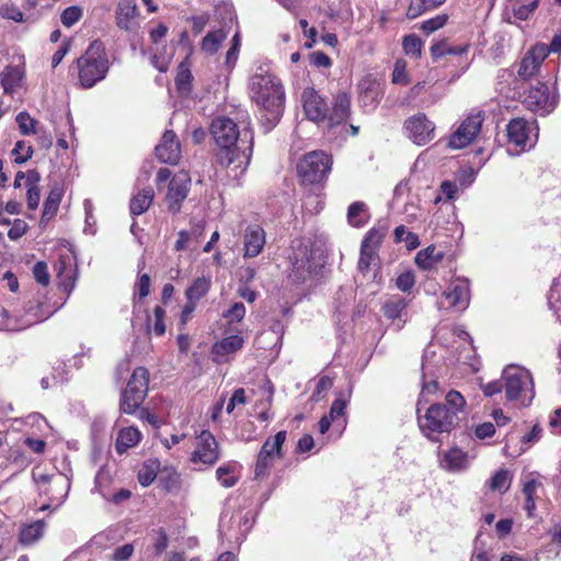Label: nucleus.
I'll list each match as a JSON object with an SVG mask.
<instances>
[{
    "label": "nucleus",
    "instance_id": "1",
    "mask_svg": "<svg viewBox=\"0 0 561 561\" xmlns=\"http://www.w3.org/2000/svg\"><path fill=\"white\" fill-rule=\"evenodd\" d=\"M466 405L465 397L457 390H450L444 402L431 404L422 414V399H419L416 412L421 433L432 442H439L444 434L449 435L459 426Z\"/></svg>",
    "mask_w": 561,
    "mask_h": 561
},
{
    "label": "nucleus",
    "instance_id": "2",
    "mask_svg": "<svg viewBox=\"0 0 561 561\" xmlns=\"http://www.w3.org/2000/svg\"><path fill=\"white\" fill-rule=\"evenodd\" d=\"M210 133L220 147L217 152V160L220 165L232 168L239 173H243L250 162L253 148V131L249 128L243 129L244 139L249 138V145L241 150L237 145L240 137V130L237 124L229 117L220 116L213 121Z\"/></svg>",
    "mask_w": 561,
    "mask_h": 561
},
{
    "label": "nucleus",
    "instance_id": "3",
    "mask_svg": "<svg viewBox=\"0 0 561 561\" xmlns=\"http://www.w3.org/2000/svg\"><path fill=\"white\" fill-rule=\"evenodd\" d=\"M249 91L252 101L264 111L261 122L265 131L271 130L283 112L284 89L280 81L275 75L260 67L250 79Z\"/></svg>",
    "mask_w": 561,
    "mask_h": 561
},
{
    "label": "nucleus",
    "instance_id": "4",
    "mask_svg": "<svg viewBox=\"0 0 561 561\" xmlns=\"http://www.w3.org/2000/svg\"><path fill=\"white\" fill-rule=\"evenodd\" d=\"M108 59L104 46L99 41H93L84 55L77 59V69L80 84L92 88L102 81L108 71Z\"/></svg>",
    "mask_w": 561,
    "mask_h": 561
},
{
    "label": "nucleus",
    "instance_id": "5",
    "mask_svg": "<svg viewBox=\"0 0 561 561\" xmlns=\"http://www.w3.org/2000/svg\"><path fill=\"white\" fill-rule=\"evenodd\" d=\"M504 391L508 401L529 405L535 398L533 376L529 370L517 365H508L502 373Z\"/></svg>",
    "mask_w": 561,
    "mask_h": 561
},
{
    "label": "nucleus",
    "instance_id": "6",
    "mask_svg": "<svg viewBox=\"0 0 561 561\" xmlns=\"http://www.w3.org/2000/svg\"><path fill=\"white\" fill-rule=\"evenodd\" d=\"M293 253L289 256L293 275L296 280L304 282L308 277L319 273L324 264L321 255L306 243L299 241L293 244Z\"/></svg>",
    "mask_w": 561,
    "mask_h": 561
},
{
    "label": "nucleus",
    "instance_id": "7",
    "mask_svg": "<svg viewBox=\"0 0 561 561\" xmlns=\"http://www.w3.org/2000/svg\"><path fill=\"white\" fill-rule=\"evenodd\" d=\"M149 383V373L145 367L134 369L121 398V410L126 414H133L144 402Z\"/></svg>",
    "mask_w": 561,
    "mask_h": 561
},
{
    "label": "nucleus",
    "instance_id": "8",
    "mask_svg": "<svg viewBox=\"0 0 561 561\" xmlns=\"http://www.w3.org/2000/svg\"><path fill=\"white\" fill-rule=\"evenodd\" d=\"M332 168V159L323 151H311L304 156L297 165L298 175L304 183L322 182Z\"/></svg>",
    "mask_w": 561,
    "mask_h": 561
},
{
    "label": "nucleus",
    "instance_id": "9",
    "mask_svg": "<svg viewBox=\"0 0 561 561\" xmlns=\"http://www.w3.org/2000/svg\"><path fill=\"white\" fill-rule=\"evenodd\" d=\"M435 123L424 113L408 117L403 123V130L409 140L416 146H425L435 138Z\"/></svg>",
    "mask_w": 561,
    "mask_h": 561
},
{
    "label": "nucleus",
    "instance_id": "10",
    "mask_svg": "<svg viewBox=\"0 0 561 561\" xmlns=\"http://www.w3.org/2000/svg\"><path fill=\"white\" fill-rule=\"evenodd\" d=\"M483 115L481 112L468 115L450 135L448 147L451 149H462L469 146L481 131Z\"/></svg>",
    "mask_w": 561,
    "mask_h": 561
},
{
    "label": "nucleus",
    "instance_id": "11",
    "mask_svg": "<svg viewBox=\"0 0 561 561\" xmlns=\"http://www.w3.org/2000/svg\"><path fill=\"white\" fill-rule=\"evenodd\" d=\"M56 277L58 279V287L67 293H70L76 287L78 278V268L75 254L70 250H66L58 254V259L54 264Z\"/></svg>",
    "mask_w": 561,
    "mask_h": 561
},
{
    "label": "nucleus",
    "instance_id": "12",
    "mask_svg": "<svg viewBox=\"0 0 561 561\" xmlns=\"http://www.w3.org/2000/svg\"><path fill=\"white\" fill-rule=\"evenodd\" d=\"M523 103L529 111L545 116L556 108L558 98L556 94L549 93L546 83L538 82L537 85L529 89Z\"/></svg>",
    "mask_w": 561,
    "mask_h": 561
},
{
    "label": "nucleus",
    "instance_id": "13",
    "mask_svg": "<svg viewBox=\"0 0 561 561\" xmlns=\"http://www.w3.org/2000/svg\"><path fill=\"white\" fill-rule=\"evenodd\" d=\"M191 176L186 171H179L175 173L168 184V191L165 194V202L168 209L178 214L182 208V203L187 197L191 188Z\"/></svg>",
    "mask_w": 561,
    "mask_h": 561
},
{
    "label": "nucleus",
    "instance_id": "14",
    "mask_svg": "<svg viewBox=\"0 0 561 561\" xmlns=\"http://www.w3.org/2000/svg\"><path fill=\"white\" fill-rule=\"evenodd\" d=\"M219 457V446L215 436L209 431H203L196 437L195 450L192 453L191 461L211 466Z\"/></svg>",
    "mask_w": 561,
    "mask_h": 561
},
{
    "label": "nucleus",
    "instance_id": "15",
    "mask_svg": "<svg viewBox=\"0 0 561 561\" xmlns=\"http://www.w3.org/2000/svg\"><path fill=\"white\" fill-rule=\"evenodd\" d=\"M447 307L456 311H463L470 302L469 280L463 277L455 278L443 293Z\"/></svg>",
    "mask_w": 561,
    "mask_h": 561
},
{
    "label": "nucleus",
    "instance_id": "16",
    "mask_svg": "<svg viewBox=\"0 0 561 561\" xmlns=\"http://www.w3.org/2000/svg\"><path fill=\"white\" fill-rule=\"evenodd\" d=\"M301 102L305 115L308 119L324 124L328 114V104L314 89H305L301 94Z\"/></svg>",
    "mask_w": 561,
    "mask_h": 561
},
{
    "label": "nucleus",
    "instance_id": "17",
    "mask_svg": "<svg viewBox=\"0 0 561 561\" xmlns=\"http://www.w3.org/2000/svg\"><path fill=\"white\" fill-rule=\"evenodd\" d=\"M548 56V48L545 44H536L533 46L527 54L523 57L519 68H518V77H520L524 80L530 79L534 77L542 61Z\"/></svg>",
    "mask_w": 561,
    "mask_h": 561
},
{
    "label": "nucleus",
    "instance_id": "18",
    "mask_svg": "<svg viewBox=\"0 0 561 561\" xmlns=\"http://www.w3.org/2000/svg\"><path fill=\"white\" fill-rule=\"evenodd\" d=\"M359 103L367 111L377 107L383 96L381 83L373 76L364 77L358 83Z\"/></svg>",
    "mask_w": 561,
    "mask_h": 561
},
{
    "label": "nucleus",
    "instance_id": "19",
    "mask_svg": "<svg viewBox=\"0 0 561 561\" xmlns=\"http://www.w3.org/2000/svg\"><path fill=\"white\" fill-rule=\"evenodd\" d=\"M508 142L519 148V151H525L534 146L530 138L531 126L524 118L512 119L506 127Z\"/></svg>",
    "mask_w": 561,
    "mask_h": 561
},
{
    "label": "nucleus",
    "instance_id": "20",
    "mask_svg": "<svg viewBox=\"0 0 561 561\" xmlns=\"http://www.w3.org/2000/svg\"><path fill=\"white\" fill-rule=\"evenodd\" d=\"M156 156L162 163L176 164L181 158V146L172 130H165L156 146Z\"/></svg>",
    "mask_w": 561,
    "mask_h": 561
},
{
    "label": "nucleus",
    "instance_id": "21",
    "mask_svg": "<svg viewBox=\"0 0 561 561\" xmlns=\"http://www.w3.org/2000/svg\"><path fill=\"white\" fill-rule=\"evenodd\" d=\"M244 345V339L239 334H232L214 343L211 347L213 360L217 364L225 363L229 356L240 351Z\"/></svg>",
    "mask_w": 561,
    "mask_h": 561
},
{
    "label": "nucleus",
    "instance_id": "22",
    "mask_svg": "<svg viewBox=\"0 0 561 561\" xmlns=\"http://www.w3.org/2000/svg\"><path fill=\"white\" fill-rule=\"evenodd\" d=\"M351 112V99L350 95L345 92H340L334 98L333 107L330 111L328 108V114L324 124L331 128L335 125H340L345 122Z\"/></svg>",
    "mask_w": 561,
    "mask_h": 561
},
{
    "label": "nucleus",
    "instance_id": "23",
    "mask_svg": "<svg viewBox=\"0 0 561 561\" xmlns=\"http://www.w3.org/2000/svg\"><path fill=\"white\" fill-rule=\"evenodd\" d=\"M265 231L259 225H250L244 232V256H257L265 244Z\"/></svg>",
    "mask_w": 561,
    "mask_h": 561
},
{
    "label": "nucleus",
    "instance_id": "24",
    "mask_svg": "<svg viewBox=\"0 0 561 561\" xmlns=\"http://www.w3.org/2000/svg\"><path fill=\"white\" fill-rule=\"evenodd\" d=\"M33 480L38 486V490H42V486L50 485L60 486L64 490V493L60 494L59 503H64L66 497L68 496L70 490V480L62 474H47L42 472L33 471L32 473Z\"/></svg>",
    "mask_w": 561,
    "mask_h": 561
},
{
    "label": "nucleus",
    "instance_id": "25",
    "mask_svg": "<svg viewBox=\"0 0 561 561\" xmlns=\"http://www.w3.org/2000/svg\"><path fill=\"white\" fill-rule=\"evenodd\" d=\"M470 44L451 45L447 38L436 41L432 44L430 51L433 60H437L444 56H462L469 51Z\"/></svg>",
    "mask_w": 561,
    "mask_h": 561
},
{
    "label": "nucleus",
    "instance_id": "26",
    "mask_svg": "<svg viewBox=\"0 0 561 561\" xmlns=\"http://www.w3.org/2000/svg\"><path fill=\"white\" fill-rule=\"evenodd\" d=\"M138 15V8L134 0H119L116 12L117 26L125 31H130L133 22Z\"/></svg>",
    "mask_w": 561,
    "mask_h": 561
},
{
    "label": "nucleus",
    "instance_id": "27",
    "mask_svg": "<svg viewBox=\"0 0 561 561\" xmlns=\"http://www.w3.org/2000/svg\"><path fill=\"white\" fill-rule=\"evenodd\" d=\"M408 307V301L400 296H393L389 300H387L381 310L383 316L391 321L398 320L397 329L401 330L405 323V321L401 320L402 312Z\"/></svg>",
    "mask_w": 561,
    "mask_h": 561
},
{
    "label": "nucleus",
    "instance_id": "28",
    "mask_svg": "<svg viewBox=\"0 0 561 561\" xmlns=\"http://www.w3.org/2000/svg\"><path fill=\"white\" fill-rule=\"evenodd\" d=\"M241 465L237 461H228L216 470V479L224 488H232L237 484L240 476Z\"/></svg>",
    "mask_w": 561,
    "mask_h": 561
},
{
    "label": "nucleus",
    "instance_id": "29",
    "mask_svg": "<svg viewBox=\"0 0 561 561\" xmlns=\"http://www.w3.org/2000/svg\"><path fill=\"white\" fill-rule=\"evenodd\" d=\"M141 439V433L137 427L129 426L122 428L118 432L115 449L116 453L122 455L127 451L129 448L136 446Z\"/></svg>",
    "mask_w": 561,
    "mask_h": 561
},
{
    "label": "nucleus",
    "instance_id": "30",
    "mask_svg": "<svg viewBox=\"0 0 561 561\" xmlns=\"http://www.w3.org/2000/svg\"><path fill=\"white\" fill-rule=\"evenodd\" d=\"M468 455L458 447L450 448L445 453L442 467L448 471H460L467 467Z\"/></svg>",
    "mask_w": 561,
    "mask_h": 561
},
{
    "label": "nucleus",
    "instance_id": "31",
    "mask_svg": "<svg viewBox=\"0 0 561 561\" xmlns=\"http://www.w3.org/2000/svg\"><path fill=\"white\" fill-rule=\"evenodd\" d=\"M154 192L151 187H146L135 194L129 204L131 215L138 216L144 214L152 204Z\"/></svg>",
    "mask_w": 561,
    "mask_h": 561
},
{
    "label": "nucleus",
    "instance_id": "32",
    "mask_svg": "<svg viewBox=\"0 0 561 561\" xmlns=\"http://www.w3.org/2000/svg\"><path fill=\"white\" fill-rule=\"evenodd\" d=\"M444 257V253L436 249L435 245H430L420 252L415 256L416 265L422 270L433 268Z\"/></svg>",
    "mask_w": 561,
    "mask_h": 561
},
{
    "label": "nucleus",
    "instance_id": "33",
    "mask_svg": "<svg viewBox=\"0 0 561 561\" xmlns=\"http://www.w3.org/2000/svg\"><path fill=\"white\" fill-rule=\"evenodd\" d=\"M210 286L211 279L209 276L197 277L185 290L186 300H191L197 304L208 294Z\"/></svg>",
    "mask_w": 561,
    "mask_h": 561
},
{
    "label": "nucleus",
    "instance_id": "34",
    "mask_svg": "<svg viewBox=\"0 0 561 561\" xmlns=\"http://www.w3.org/2000/svg\"><path fill=\"white\" fill-rule=\"evenodd\" d=\"M347 407V399L336 398L330 408L329 416L333 419V430L341 434L346 425L345 409Z\"/></svg>",
    "mask_w": 561,
    "mask_h": 561
},
{
    "label": "nucleus",
    "instance_id": "35",
    "mask_svg": "<svg viewBox=\"0 0 561 561\" xmlns=\"http://www.w3.org/2000/svg\"><path fill=\"white\" fill-rule=\"evenodd\" d=\"M538 0H531L528 3H523L519 1H511L506 7V14L508 16H513L518 21H526L537 9Z\"/></svg>",
    "mask_w": 561,
    "mask_h": 561
},
{
    "label": "nucleus",
    "instance_id": "36",
    "mask_svg": "<svg viewBox=\"0 0 561 561\" xmlns=\"http://www.w3.org/2000/svg\"><path fill=\"white\" fill-rule=\"evenodd\" d=\"M23 75L16 67H7L1 73V85L5 93L12 94L21 84Z\"/></svg>",
    "mask_w": 561,
    "mask_h": 561
},
{
    "label": "nucleus",
    "instance_id": "37",
    "mask_svg": "<svg viewBox=\"0 0 561 561\" xmlns=\"http://www.w3.org/2000/svg\"><path fill=\"white\" fill-rule=\"evenodd\" d=\"M61 197L62 190L60 187L55 186L50 190L47 198L44 202L42 221H48L57 214Z\"/></svg>",
    "mask_w": 561,
    "mask_h": 561
},
{
    "label": "nucleus",
    "instance_id": "38",
    "mask_svg": "<svg viewBox=\"0 0 561 561\" xmlns=\"http://www.w3.org/2000/svg\"><path fill=\"white\" fill-rule=\"evenodd\" d=\"M45 524L42 520L24 526L20 531V542L30 546L39 540L44 534Z\"/></svg>",
    "mask_w": 561,
    "mask_h": 561
},
{
    "label": "nucleus",
    "instance_id": "39",
    "mask_svg": "<svg viewBox=\"0 0 561 561\" xmlns=\"http://www.w3.org/2000/svg\"><path fill=\"white\" fill-rule=\"evenodd\" d=\"M368 219L367 207L363 202H355L350 205L347 220L353 227H363Z\"/></svg>",
    "mask_w": 561,
    "mask_h": 561
},
{
    "label": "nucleus",
    "instance_id": "40",
    "mask_svg": "<svg viewBox=\"0 0 561 561\" xmlns=\"http://www.w3.org/2000/svg\"><path fill=\"white\" fill-rule=\"evenodd\" d=\"M287 437L286 431H279L275 436L270 437L263 444L261 450H266L268 453V457H274L276 459L283 458L282 447Z\"/></svg>",
    "mask_w": 561,
    "mask_h": 561
},
{
    "label": "nucleus",
    "instance_id": "41",
    "mask_svg": "<svg viewBox=\"0 0 561 561\" xmlns=\"http://www.w3.org/2000/svg\"><path fill=\"white\" fill-rule=\"evenodd\" d=\"M275 460L276 458L271 456L268 457V453L266 450H260L256 458L254 478L256 480L266 478L270 474Z\"/></svg>",
    "mask_w": 561,
    "mask_h": 561
},
{
    "label": "nucleus",
    "instance_id": "42",
    "mask_svg": "<svg viewBox=\"0 0 561 561\" xmlns=\"http://www.w3.org/2000/svg\"><path fill=\"white\" fill-rule=\"evenodd\" d=\"M386 233V227L378 226L371 228L363 239L360 247L378 252L379 245L381 244Z\"/></svg>",
    "mask_w": 561,
    "mask_h": 561
},
{
    "label": "nucleus",
    "instance_id": "43",
    "mask_svg": "<svg viewBox=\"0 0 561 561\" xmlns=\"http://www.w3.org/2000/svg\"><path fill=\"white\" fill-rule=\"evenodd\" d=\"M548 305L561 323V274L552 283L548 294Z\"/></svg>",
    "mask_w": 561,
    "mask_h": 561
},
{
    "label": "nucleus",
    "instance_id": "44",
    "mask_svg": "<svg viewBox=\"0 0 561 561\" xmlns=\"http://www.w3.org/2000/svg\"><path fill=\"white\" fill-rule=\"evenodd\" d=\"M512 483V476L507 469H500L496 471L489 481V488L492 491L505 493Z\"/></svg>",
    "mask_w": 561,
    "mask_h": 561
},
{
    "label": "nucleus",
    "instance_id": "45",
    "mask_svg": "<svg viewBox=\"0 0 561 561\" xmlns=\"http://www.w3.org/2000/svg\"><path fill=\"white\" fill-rule=\"evenodd\" d=\"M226 37L227 34L222 30H216L207 33L202 41L203 51L210 55L215 54Z\"/></svg>",
    "mask_w": 561,
    "mask_h": 561
},
{
    "label": "nucleus",
    "instance_id": "46",
    "mask_svg": "<svg viewBox=\"0 0 561 561\" xmlns=\"http://www.w3.org/2000/svg\"><path fill=\"white\" fill-rule=\"evenodd\" d=\"M402 48L407 56L417 59L422 55L423 42L417 35L409 34L402 39Z\"/></svg>",
    "mask_w": 561,
    "mask_h": 561
},
{
    "label": "nucleus",
    "instance_id": "47",
    "mask_svg": "<svg viewBox=\"0 0 561 561\" xmlns=\"http://www.w3.org/2000/svg\"><path fill=\"white\" fill-rule=\"evenodd\" d=\"M38 175L35 172H31L27 176V207L35 210L38 207L41 194L36 185Z\"/></svg>",
    "mask_w": 561,
    "mask_h": 561
},
{
    "label": "nucleus",
    "instance_id": "48",
    "mask_svg": "<svg viewBox=\"0 0 561 561\" xmlns=\"http://www.w3.org/2000/svg\"><path fill=\"white\" fill-rule=\"evenodd\" d=\"M15 121L22 135L28 136L32 134H38V122L31 117L27 112H20L16 115Z\"/></svg>",
    "mask_w": 561,
    "mask_h": 561
},
{
    "label": "nucleus",
    "instance_id": "49",
    "mask_svg": "<svg viewBox=\"0 0 561 561\" xmlns=\"http://www.w3.org/2000/svg\"><path fill=\"white\" fill-rule=\"evenodd\" d=\"M447 14H438L434 18L423 21L420 25V30L428 35L442 28L447 23Z\"/></svg>",
    "mask_w": 561,
    "mask_h": 561
},
{
    "label": "nucleus",
    "instance_id": "50",
    "mask_svg": "<svg viewBox=\"0 0 561 561\" xmlns=\"http://www.w3.org/2000/svg\"><path fill=\"white\" fill-rule=\"evenodd\" d=\"M378 260V252L360 247V255L358 260V270L362 273L369 271L370 265Z\"/></svg>",
    "mask_w": 561,
    "mask_h": 561
},
{
    "label": "nucleus",
    "instance_id": "51",
    "mask_svg": "<svg viewBox=\"0 0 561 561\" xmlns=\"http://www.w3.org/2000/svg\"><path fill=\"white\" fill-rule=\"evenodd\" d=\"M33 154V149L31 146H26L25 141L19 140L15 142V146L12 150V156L14 157V162L18 164H22L26 162Z\"/></svg>",
    "mask_w": 561,
    "mask_h": 561
},
{
    "label": "nucleus",
    "instance_id": "52",
    "mask_svg": "<svg viewBox=\"0 0 561 561\" xmlns=\"http://www.w3.org/2000/svg\"><path fill=\"white\" fill-rule=\"evenodd\" d=\"M82 16V9L80 7H77V5H72V7H68L66 8L61 15H60V20H61V23L66 26V27H71L73 24H76Z\"/></svg>",
    "mask_w": 561,
    "mask_h": 561
},
{
    "label": "nucleus",
    "instance_id": "53",
    "mask_svg": "<svg viewBox=\"0 0 561 561\" xmlns=\"http://www.w3.org/2000/svg\"><path fill=\"white\" fill-rule=\"evenodd\" d=\"M392 82L401 85H407L410 82L407 73V62L402 59L397 60L394 64Z\"/></svg>",
    "mask_w": 561,
    "mask_h": 561
},
{
    "label": "nucleus",
    "instance_id": "54",
    "mask_svg": "<svg viewBox=\"0 0 561 561\" xmlns=\"http://www.w3.org/2000/svg\"><path fill=\"white\" fill-rule=\"evenodd\" d=\"M83 208L85 213V226H84V232L89 234L95 233V225L96 220L93 215V204L90 199L83 201Z\"/></svg>",
    "mask_w": 561,
    "mask_h": 561
},
{
    "label": "nucleus",
    "instance_id": "55",
    "mask_svg": "<svg viewBox=\"0 0 561 561\" xmlns=\"http://www.w3.org/2000/svg\"><path fill=\"white\" fill-rule=\"evenodd\" d=\"M245 316V307L242 302H234L225 313L224 317L228 322H240Z\"/></svg>",
    "mask_w": 561,
    "mask_h": 561
},
{
    "label": "nucleus",
    "instance_id": "56",
    "mask_svg": "<svg viewBox=\"0 0 561 561\" xmlns=\"http://www.w3.org/2000/svg\"><path fill=\"white\" fill-rule=\"evenodd\" d=\"M33 275L36 282L43 286H47L50 280L48 266L45 262H37L33 267Z\"/></svg>",
    "mask_w": 561,
    "mask_h": 561
},
{
    "label": "nucleus",
    "instance_id": "57",
    "mask_svg": "<svg viewBox=\"0 0 561 561\" xmlns=\"http://www.w3.org/2000/svg\"><path fill=\"white\" fill-rule=\"evenodd\" d=\"M415 284L414 275L408 271L401 273L396 279V286L403 293L410 291Z\"/></svg>",
    "mask_w": 561,
    "mask_h": 561
},
{
    "label": "nucleus",
    "instance_id": "58",
    "mask_svg": "<svg viewBox=\"0 0 561 561\" xmlns=\"http://www.w3.org/2000/svg\"><path fill=\"white\" fill-rule=\"evenodd\" d=\"M153 314H154L153 332L156 333V335L161 336L165 332V325L163 322L164 316H165V310L162 307L157 306L153 309Z\"/></svg>",
    "mask_w": 561,
    "mask_h": 561
},
{
    "label": "nucleus",
    "instance_id": "59",
    "mask_svg": "<svg viewBox=\"0 0 561 561\" xmlns=\"http://www.w3.org/2000/svg\"><path fill=\"white\" fill-rule=\"evenodd\" d=\"M0 14L9 20H12L14 22H22L23 21V13L22 11L10 4H4L0 7Z\"/></svg>",
    "mask_w": 561,
    "mask_h": 561
},
{
    "label": "nucleus",
    "instance_id": "60",
    "mask_svg": "<svg viewBox=\"0 0 561 561\" xmlns=\"http://www.w3.org/2000/svg\"><path fill=\"white\" fill-rule=\"evenodd\" d=\"M312 66L317 68H329L332 65L331 58L322 51H313L309 55Z\"/></svg>",
    "mask_w": 561,
    "mask_h": 561
},
{
    "label": "nucleus",
    "instance_id": "61",
    "mask_svg": "<svg viewBox=\"0 0 561 561\" xmlns=\"http://www.w3.org/2000/svg\"><path fill=\"white\" fill-rule=\"evenodd\" d=\"M245 403H247L245 391L243 388H238L233 391L231 398L229 399L226 411H227V413H231L234 410L237 404H245Z\"/></svg>",
    "mask_w": 561,
    "mask_h": 561
},
{
    "label": "nucleus",
    "instance_id": "62",
    "mask_svg": "<svg viewBox=\"0 0 561 561\" xmlns=\"http://www.w3.org/2000/svg\"><path fill=\"white\" fill-rule=\"evenodd\" d=\"M134 546L131 543H125L121 547H117L113 554V561H127L134 553Z\"/></svg>",
    "mask_w": 561,
    "mask_h": 561
},
{
    "label": "nucleus",
    "instance_id": "63",
    "mask_svg": "<svg viewBox=\"0 0 561 561\" xmlns=\"http://www.w3.org/2000/svg\"><path fill=\"white\" fill-rule=\"evenodd\" d=\"M427 11L424 0H411L407 11V16L410 20L416 19L422 13Z\"/></svg>",
    "mask_w": 561,
    "mask_h": 561
},
{
    "label": "nucleus",
    "instance_id": "64",
    "mask_svg": "<svg viewBox=\"0 0 561 561\" xmlns=\"http://www.w3.org/2000/svg\"><path fill=\"white\" fill-rule=\"evenodd\" d=\"M481 389L486 397H492L500 393L504 389V380H493L488 383L481 385Z\"/></svg>",
    "mask_w": 561,
    "mask_h": 561
}]
</instances>
